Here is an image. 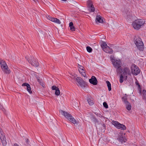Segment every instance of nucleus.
<instances>
[{"label":"nucleus","mask_w":146,"mask_h":146,"mask_svg":"<svg viewBox=\"0 0 146 146\" xmlns=\"http://www.w3.org/2000/svg\"><path fill=\"white\" fill-rule=\"evenodd\" d=\"M36 78H37V81L40 83V84H41L42 80L40 79V78L39 77H36Z\"/></svg>","instance_id":"nucleus-36"},{"label":"nucleus","mask_w":146,"mask_h":146,"mask_svg":"<svg viewBox=\"0 0 146 146\" xmlns=\"http://www.w3.org/2000/svg\"><path fill=\"white\" fill-rule=\"evenodd\" d=\"M51 21L58 24H61V22L60 20L56 18H53L51 19Z\"/></svg>","instance_id":"nucleus-17"},{"label":"nucleus","mask_w":146,"mask_h":146,"mask_svg":"<svg viewBox=\"0 0 146 146\" xmlns=\"http://www.w3.org/2000/svg\"><path fill=\"white\" fill-rule=\"evenodd\" d=\"M76 80L80 87L82 88L85 87L86 82L81 78L77 77L76 78Z\"/></svg>","instance_id":"nucleus-8"},{"label":"nucleus","mask_w":146,"mask_h":146,"mask_svg":"<svg viewBox=\"0 0 146 146\" xmlns=\"http://www.w3.org/2000/svg\"><path fill=\"white\" fill-rule=\"evenodd\" d=\"M34 2L35 3H36V1H37V0H33Z\"/></svg>","instance_id":"nucleus-42"},{"label":"nucleus","mask_w":146,"mask_h":146,"mask_svg":"<svg viewBox=\"0 0 146 146\" xmlns=\"http://www.w3.org/2000/svg\"><path fill=\"white\" fill-rule=\"evenodd\" d=\"M142 94L143 98L146 100V91L144 90H143Z\"/></svg>","instance_id":"nucleus-28"},{"label":"nucleus","mask_w":146,"mask_h":146,"mask_svg":"<svg viewBox=\"0 0 146 146\" xmlns=\"http://www.w3.org/2000/svg\"><path fill=\"white\" fill-rule=\"evenodd\" d=\"M0 109L2 110L3 111L5 112V110L3 108V106L1 105V104H0Z\"/></svg>","instance_id":"nucleus-37"},{"label":"nucleus","mask_w":146,"mask_h":146,"mask_svg":"<svg viewBox=\"0 0 146 146\" xmlns=\"http://www.w3.org/2000/svg\"><path fill=\"white\" fill-rule=\"evenodd\" d=\"M46 17L49 20H50L51 21V19L52 18H53V17H50L48 15H46Z\"/></svg>","instance_id":"nucleus-34"},{"label":"nucleus","mask_w":146,"mask_h":146,"mask_svg":"<svg viewBox=\"0 0 146 146\" xmlns=\"http://www.w3.org/2000/svg\"><path fill=\"white\" fill-rule=\"evenodd\" d=\"M123 77L122 75H121L120 76V79H119V82L120 83H122L123 82Z\"/></svg>","instance_id":"nucleus-30"},{"label":"nucleus","mask_w":146,"mask_h":146,"mask_svg":"<svg viewBox=\"0 0 146 146\" xmlns=\"http://www.w3.org/2000/svg\"><path fill=\"white\" fill-rule=\"evenodd\" d=\"M145 21L144 20L138 19L135 20L132 25L133 28L136 30H138L145 24Z\"/></svg>","instance_id":"nucleus-1"},{"label":"nucleus","mask_w":146,"mask_h":146,"mask_svg":"<svg viewBox=\"0 0 146 146\" xmlns=\"http://www.w3.org/2000/svg\"><path fill=\"white\" fill-rule=\"evenodd\" d=\"M101 46L104 51V49H105L108 46L106 43L104 42H102L101 45Z\"/></svg>","instance_id":"nucleus-19"},{"label":"nucleus","mask_w":146,"mask_h":146,"mask_svg":"<svg viewBox=\"0 0 146 146\" xmlns=\"http://www.w3.org/2000/svg\"><path fill=\"white\" fill-rule=\"evenodd\" d=\"M90 82L93 85H96L97 84L98 81L96 77L94 76L92 77L91 79L89 80Z\"/></svg>","instance_id":"nucleus-11"},{"label":"nucleus","mask_w":146,"mask_h":146,"mask_svg":"<svg viewBox=\"0 0 146 146\" xmlns=\"http://www.w3.org/2000/svg\"><path fill=\"white\" fill-rule=\"evenodd\" d=\"M136 81L135 82V84H136L137 85H138V86L139 87H140V86L138 82L137 81V80L136 79Z\"/></svg>","instance_id":"nucleus-39"},{"label":"nucleus","mask_w":146,"mask_h":146,"mask_svg":"<svg viewBox=\"0 0 146 146\" xmlns=\"http://www.w3.org/2000/svg\"><path fill=\"white\" fill-rule=\"evenodd\" d=\"M2 69L5 73L9 74L11 72V71L9 69L8 66H6L5 67L2 68Z\"/></svg>","instance_id":"nucleus-15"},{"label":"nucleus","mask_w":146,"mask_h":146,"mask_svg":"<svg viewBox=\"0 0 146 146\" xmlns=\"http://www.w3.org/2000/svg\"><path fill=\"white\" fill-rule=\"evenodd\" d=\"M102 126L104 128H105L106 127V125L105 124H103V125H102Z\"/></svg>","instance_id":"nucleus-41"},{"label":"nucleus","mask_w":146,"mask_h":146,"mask_svg":"<svg viewBox=\"0 0 146 146\" xmlns=\"http://www.w3.org/2000/svg\"><path fill=\"white\" fill-rule=\"evenodd\" d=\"M96 21L97 23H102L103 20L102 17L100 15H97L96 17Z\"/></svg>","instance_id":"nucleus-13"},{"label":"nucleus","mask_w":146,"mask_h":146,"mask_svg":"<svg viewBox=\"0 0 146 146\" xmlns=\"http://www.w3.org/2000/svg\"><path fill=\"white\" fill-rule=\"evenodd\" d=\"M87 100L88 104L90 105H92L94 104L92 99L89 98Z\"/></svg>","instance_id":"nucleus-22"},{"label":"nucleus","mask_w":146,"mask_h":146,"mask_svg":"<svg viewBox=\"0 0 146 146\" xmlns=\"http://www.w3.org/2000/svg\"><path fill=\"white\" fill-rule=\"evenodd\" d=\"M2 141V143L3 144V145L4 146H5L6 144V140L3 138V139L2 140L1 139V140Z\"/></svg>","instance_id":"nucleus-32"},{"label":"nucleus","mask_w":146,"mask_h":146,"mask_svg":"<svg viewBox=\"0 0 146 146\" xmlns=\"http://www.w3.org/2000/svg\"><path fill=\"white\" fill-rule=\"evenodd\" d=\"M61 1H66V0H61Z\"/></svg>","instance_id":"nucleus-43"},{"label":"nucleus","mask_w":146,"mask_h":146,"mask_svg":"<svg viewBox=\"0 0 146 146\" xmlns=\"http://www.w3.org/2000/svg\"><path fill=\"white\" fill-rule=\"evenodd\" d=\"M88 9L90 12H93L95 11V8L93 5L88 7Z\"/></svg>","instance_id":"nucleus-21"},{"label":"nucleus","mask_w":146,"mask_h":146,"mask_svg":"<svg viewBox=\"0 0 146 146\" xmlns=\"http://www.w3.org/2000/svg\"><path fill=\"white\" fill-rule=\"evenodd\" d=\"M27 91L29 92V93L31 94L32 93V91H31V88L29 84L27 87Z\"/></svg>","instance_id":"nucleus-24"},{"label":"nucleus","mask_w":146,"mask_h":146,"mask_svg":"<svg viewBox=\"0 0 146 146\" xmlns=\"http://www.w3.org/2000/svg\"><path fill=\"white\" fill-rule=\"evenodd\" d=\"M123 74L125 76V79H127V74L131 75V73L130 72L129 69L127 67L125 68L123 70Z\"/></svg>","instance_id":"nucleus-10"},{"label":"nucleus","mask_w":146,"mask_h":146,"mask_svg":"<svg viewBox=\"0 0 146 146\" xmlns=\"http://www.w3.org/2000/svg\"><path fill=\"white\" fill-rule=\"evenodd\" d=\"M125 134L121 133H119L117 136V139L121 143L125 142L127 141V139L125 137Z\"/></svg>","instance_id":"nucleus-7"},{"label":"nucleus","mask_w":146,"mask_h":146,"mask_svg":"<svg viewBox=\"0 0 146 146\" xmlns=\"http://www.w3.org/2000/svg\"><path fill=\"white\" fill-rule=\"evenodd\" d=\"M104 51L110 54H112L113 52V50L111 48L108 46L104 49Z\"/></svg>","instance_id":"nucleus-14"},{"label":"nucleus","mask_w":146,"mask_h":146,"mask_svg":"<svg viewBox=\"0 0 146 146\" xmlns=\"http://www.w3.org/2000/svg\"><path fill=\"white\" fill-rule=\"evenodd\" d=\"M4 135H3V132L2 129H0V138L1 140V138L4 137Z\"/></svg>","instance_id":"nucleus-31"},{"label":"nucleus","mask_w":146,"mask_h":146,"mask_svg":"<svg viewBox=\"0 0 146 146\" xmlns=\"http://www.w3.org/2000/svg\"><path fill=\"white\" fill-rule=\"evenodd\" d=\"M112 124L119 129L123 130L126 129V127L125 125L119 123L117 121H112Z\"/></svg>","instance_id":"nucleus-6"},{"label":"nucleus","mask_w":146,"mask_h":146,"mask_svg":"<svg viewBox=\"0 0 146 146\" xmlns=\"http://www.w3.org/2000/svg\"><path fill=\"white\" fill-rule=\"evenodd\" d=\"M78 70L82 75L86 77V76L85 71L84 70V67L82 66L79 65Z\"/></svg>","instance_id":"nucleus-9"},{"label":"nucleus","mask_w":146,"mask_h":146,"mask_svg":"<svg viewBox=\"0 0 146 146\" xmlns=\"http://www.w3.org/2000/svg\"><path fill=\"white\" fill-rule=\"evenodd\" d=\"M125 104L127 109L129 111L130 110H131V106L129 102Z\"/></svg>","instance_id":"nucleus-23"},{"label":"nucleus","mask_w":146,"mask_h":146,"mask_svg":"<svg viewBox=\"0 0 146 146\" xmlns=\"http://www.w3.org/2000/svg\"><path fill=\"white\" fill-rule=\"evenodd\" d=\"M59 112L70 122L75 124L76 123V120L73 117L72 115L62 110H59Z\"/></svg>","instance_id":"nucleus-3"},{"label":"nucleus","mask_w":146,"mask_h":146,"mask_svg":"<svg viewBox=\"0 0 146 146\" xmlns=\"http://www.w3.org/2000/svg\"><path fill=\"white\" fill-rule=\"evenodd\" d=\"M0 64L1 68L7 66L5 61L1 59H0Z\"/></svg>","instance_id":"nucleus-16"},{"label":"nucleus","mask_w":146,"mask_h":146,"mask_svg":"<svg viewBox=\"0 0 146 146\" xmlns=\"http://www.w3.org/2000/svg\"><path fill=\"white\" fill-rule=\"evenodd\" d=\"M69 27L70 28V30L72 31H75V28L72 22H71L69 24Z\"/></svg>","instance_id":"nucleus-18"},{"label":"nucleus","mask_w":146,"mask_h":146,"mask_svg":"<svg viewBox=\"0 0 146 146\" xmlns=\"http://www.w3.org/2000/svg\"><path fill=\"white\" fill-rule=\"evenodd\" d=\"M134 42L138 49L141 51L143 50L144 46L142 40L140 37L138 36H135Z\"/></svg>","instance_id":"nucleus-2"},{"label":"nucleus","mask_w":146,"mask_h":146,"mask_svg":"<svg viewBox=\"0 0 146 146\" xmlns=\"http://www.w3.org/2000/svg\"><path fill=\"white\" fill-rule=\"evenodd\" d=\"M122 101L124 102L125 104H127L129 102L127 101V98L126 97H124L122 98Z\"/></svg>","instance_id":"nucleus-27"},{"label":"nucleus","mask_w":146,"mask_h":146,"mask_svg":"<svg viewBox=\"0 0 146 146\" xmlns=\"http://www.w3.org/2000/svg\"><path fill=\"white\" fill-rule=\"evenodd\" d=\"M33 61L32 60V61L29 60H28V62L30 63L33 66L37 67L39 65V63L36 61L35 59H33Z\"/></svg>","instance_id":"nucleus-12"},{"label":"nucleus","mask_w":146,"mask_h":146,"mask_svg":"<svg viewBox=\"0 0 146 146\" xmlns=\"http://www.w3.org/2000/svg\"><path fill=\"white\" fill-rule=\"evenodd\" d=\"M13 146H19L18 144H17V143H15L14 144Z\"/></svg>","instance_id":"nucleus-40"},{"label":"nucleus","mask_w":146,"mask_h":146,"mask_svg":"<svg viewBox=\"0 0 146 146\" xmlns=\"http://www.w3.org/2000/svg\"><path fill=\"white\" fill-rule=\"evenodd\" d=\"M104 106L106 108H108V105L106 102H104L103 103Z\"/></svg>","instance_id":"nucleus-33"},{"label":"nucleus","mask_w":146,"mask_h":146,"mask_svg":"<svg viewBox=\"0 0 146 146\" xmlns=\"http://www.w3.org/2000/svg\"><path fill=\"white\" fill-rule=\"evenodd\" d=\"M110 59L115 68H119L121 66V62L120 59L116 58L113 56H111Z\"/></svg>","instance_id":"nucleus-4"},{"label":"nucleus","mask_w":146,"mask_h":146,"mask_svg":"<svg viewBox=\"0 0 146 146\" xmlns=\"http://www.w3.org/2000/svg\"><path fill=\"white\" fill-rule=\"evenodd\" d=\"M58 88L55 86H53L52 87V89L53 90H56V89H58Z\"/></svg>","instance_id":"nucleus-35"},{"label":"nucleus","mask_w":146,"mask_h":146,"mask_svg":"<svg viewBox=\"0 0 146 146\" xmlns=\"http://www.w3.org/2000/svg\"><path fill=\"white\" fill-rule=\"evenodd\" d=\"M106 83L107 84V85L108 86V88L109 91H111V84L108 81H106Z\"/></svg>","instance_id":"nucleus-20"},{"label":"nucleus","mask_w":146,"mask_h":146,"mask_svg":"<svg viewBox=\"0 0 146 146\" xmlns=\"http://www.w3.org/2000/svg\"><path fill=\"white\" fill-rule=\"evenodd\" d=\"M55 94L56 96H59L60 94V91L59 88L56 89V90H55Z\"/></svg>","instance_id":"nucleus-26"},{"label":"nucleus","mask_w":146,"mask_h":146,"mask_svg":"<svg viewBox=\"0 0 146 146\" xmlns=\"http://www.w3.org/2000/svg\"><path fill=\"white\" fill-rule=\"evenodd\" d=\"M28 84H29L28 83H23V84H22V86H26V87H27Z\"/></svg>","instance_id":"nucleus-38"},{"label":"nucleus","mask_w":146,"mask_h":146,"mask_svg":"<svg viewBox=\"0 0 146 146\" xmlns=\"http://www.w3.org/2000/svg\"><path fill=\"white\" fill-rule=\"evenodd\" d=\"M87 51L89 52H91L92 50V49L90 46H88L86 47Z\"/></svg>","instance_id":"nucleus-29"},{"label":"nucleus","mask_w":146,"mask_h":146,"mask_svg":"<svg viewBox=\"0 0 146 146\" xmlns=\"http://www.w3.org/2000/svg\"><path fill=\"white\" fill-rule=\"evenodd\" d=\"M131 69L132 74L136 76L140 72L139 68L134 64L132 65Z\"/></svg>","instance_id":"nucleus-5"},{"label":"nucleus","mask_w":146,"mask_h":146,"mask_svg":"<svg viewBox=\"0 0 146 146\" xmlns=\"http://www.w3.org/2000/svg\"><path fill=\"white\" fill-rule=\"evenodd\" d=\"M87 4L88 5V7H90L92 5H93L92 4V1L90 0H89L88 1Z\"/></svg>","instance_id":"nucleus-25"}]
</instances>
